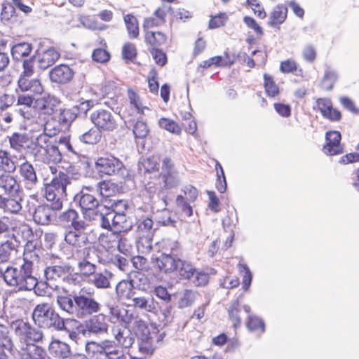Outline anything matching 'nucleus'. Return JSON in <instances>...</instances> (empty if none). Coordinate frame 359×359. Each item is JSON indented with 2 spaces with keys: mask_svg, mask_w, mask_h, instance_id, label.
Listing matches in <instances>:
<instances>
[{
  "mask_svg": "<svg viewBox=\"0 0 359 359\" xmlns=\"http://www.w3.org/2000/svg\"><path fill=\"white\" fill-rule=\"evenodd\" d=\"M178 184L177 172L175 164L169 157H165L162 160L161 170L158 174L154 182H148L145 186V190L148 192L149 197L157 191L172 189Z\"/></svg>",
  "mask_w": 359,
  "mask_h": 359,
  "instance_id": "f257e3e1",
  "label": "nucleus"
},
{
  "mask_svg": "<svg viewBox=\"0 0 359 359\" xmlns=\"http://www.w3.org/2000/svg\"><path fill=\"white\" fill-rule=\"evenodd\" d=\"M0 273L7 285L15 287L18 290H31L36 285L29 262L23 263L19 267L8 266L4 271L1 269Z\"/></svg>",
  "mask_w": 359,
  "mask_h": 359,
  "instance_id": "f03ea898",
  "label": "nucleus"
},
{
  "mask_svg": "<svg viewBox=\"0 0 359 359\" xmlns=\"http://www.w3.org/2000/svg\"><path fill=\"white\" fill-rule=\"evenodd\" d=\"M69 182L67 175L60 172L58 175L53 177L50 184H46V208L52 210H60L62 208L60 196L65 193Z\"/></svg>",
  "mask_w": 359,
  "mask_h": 359,
  "instance_id": "7ed1b4c3",
  "label": "nucleus"
},
{
  "mask_svg": "<svg viewBox=\"0 0 359 359\" xmlns=\"http://www.w3.org/2000/svg\"><path fill=\"white\" fill-rule=\"evenodd\" d=\"M58 144L64 145L68 151H73L72 146L69 137H55L54 141L50 139L46 140V163H52L49 168L53 175H56L57 167L55 165L61 161L62 154L58 148Z\"/></svg>",
  "mask_w": 359,
  "mask_h": 359,
  "instance_id": "20e7f679",
  "label": "nucleus"
},
{
  "mask_svg": "<svg viewBox=\"0 0 359 359\" xmlns=\"http://www.w3.org/2000/svg\"><path fill=\"white\" fill-rule=\"evenodd\" d=\"M95 168L100 177L122 174L126 170L123 163L111 154L98 157L95 163Z\"/></svg>",
  "mask_w": 359,
  "mask_h": 359,
  "instance_id": "39448f33",
  "label": "nucleus"
},
{
  "mask_svg": "<svg viewBox=\"0 0 359 359\" xmlns=\"http://www.w3.org/2000/svg\"><path fill=\"white\" fill-rule=\"evenodd\" d=\"M90 121L101 131L111 132L118 128L116 117L105 109H97L90 114Z\"/></svg>",
  "mask_w": 359,
  "mask_h": 359,
  "instance_id": "423d86ee",
  "label": "nucleus"
},
{
  "mask_svg": "<svg viewBox=\"0 0 359 359\" xmlns=\"http://www.w3.org/2000/svg\"><path fill=\"white\" fill-rule=\"evenodd\" d=\"M74 302L76 304L74 315L80 318L96 313L100 310V304L90 295H74Z\"/></svg>",
  "mask_w": 359,
  "mask_h": 359,
  "instance_id": "0eeeda50",
  "label": "nucleus"
},
{
  "mask_svg": "<svg viewBox=\"0 0 359 359\" xmlns=\"http://www.w3.org/2000/svg\"><path fill=\"white\" fill-rule=\"evenodd\" d=\"M341 135L337 130H329L325 133V144L323 147V152L329 156H335L344 152L341 143Z\"/></svg>",
  "mask_w": 359,
  "mask_h": 359,
  "instance_id": "6e6552de",
  "label": "nucleus"
},
{
  "mask_svg": "<svg viewBox=\"0 0 359 359\" xmlns=\"http://www.w3.org/2000/svg\"><path fill=\"white\" fill-rule=\"evenodd\" d=\"M316 109L326 119L332 122H338L341 119V113L339 110L333 107L330 98L320 97L316 100Z\"/></svg>",
  "mask_w": 359,
  "mask_h": 359,
  "instance_id": "1a4fd4ad",
  "label": "nucleus"
},
{
  "mask_svg": "<svg viewBox=\"0 0 359 359\" xmlns=\"http://www.w3.org/2000/svg\"><path fill=\"white\" fill-rule=\"evenodd\" d=\"M243 311L248 315L251 312V308L249 305H242L238 299L234 300L228 309V318L235 330L241 326Z\"/></svg>",
  "mask_w": 359,
  "mask_h": 359,
  "instance_id": "9d476101",
  "label": "nucleus"
},
{
  "mask_svg": "<svg viewBox=\"0 0 359 359\" xmlns=\"http://www.w3.org/2000/svg\"><path fill=\"white\" fill-rule=\"evenodd\" d=\"M74 75L73 69L69 65L65 64L55 66L48 74L51 82L61 85L70 82Z\"/></svg>",
  "mask_w": 359,
  "mask_h": 359,
  "instance_id": "9b49d317",
  "label": "nucleus"
},
{
  "mask_svg": "<svg viewBox=\"0 0 359 359\" xmlns=\"http://www.w3.org/2000/svg\"><path fill=\"white\" fill-rule=\"evenodd\" d=\"M17 106H25L26 107H32L39 113V118L45 114V97L35 98L29 95L21 94L18 96Z\"/></svg>",
  "mask_w": 359,
  "mask_h": 359,
  "instance_id": "f8f14e48",
  "label": "nucleus"
},
{
  "mask_svg": "<svg viewBox=\"0 0 359 359\" xmlns=\"http://www.w3.org/2000/svg\"><path fill=\"white\" fill-rule=\"evenodd\" d=\"M144 39L145 43L149 48H159L167 44L169 37L165 32L153 30L144 32Z\"/></svg>",
  "mask_w": 359,
  "mask_h": 359,
  "instance_id": "ddd939ff",
  "label": "nucleus"
},
{
  "mask_svg": "<svg viewBox=\"0 0 359 359\" xmlns=\"http://www.w3.org/2000/svg\"><path fill=\"white\" fill-rule=\"evenodd\" d=\"M177 259L172 256L161 255L152 258V263L161 272L172 273L177 269Z\"/></svg>",
  "mask_w": 359,
  "mask_h": 359,
  "instance_id": "4468645a",
  "label": "nucleus"
},
{
  "mask_svg": "<svg viewBox=\"0 0 359 359\" xmlns=\"http://www.w3.org/2000/svg\"><path fill=\"white\" fill-rule=\"evenodd\" d=\"M288 9L284 4L276 5L269 14L268 25L273 28H280L287 17Z\"/></svg>",
  "mask_w": 359,
  "mask_h": 359,
  "instance_id": "2eb2a0df",
  "label": "nucleus"
},
{
  "mask_svg": "<svg viewBox=\"0 0 359 359\" xmlns=\"http://www.w3.org/2000/svg\"><path fill=\"white\" fill-rule=\"evenodd\" d=\"M108 327L107 317L102 313L93 316L86 323L88 332L94 334L107 333Z\"/></svg>",
  "mask_w": 359,
  "mask_h": 359,
  "instance_id": "dca6fc26",
  "label": "nucleus"
},
{
  "mask_svg": "<svg viewBox=\"0 0 359 359\" xmlns=\"http://www.w3.org/2000/svg\"><path fill=\"white\" fill-rule=\"evenodd\" d=\"M0 192L8 196H13L19 192V185L13 176L8 174L0 175Z\"/></svg>",
  "mask_w": 359,
  "mask_h": 359,
  "instance_id": "f3484780",
  "label": "nucleus"
},
{
  "mask_svg": "<svg viewBox=\"0 0 359 359\" xmlns=\"http://www.w3.org/2000/svg\"><path fill=\"white\" fill-rule=\"evenodd\" d=\"M263 88L266 95L269 98H277L280 95V88L274 77L269 74H263Z\"/></svg>",
  "mask_w": 359,
  "mask_h": 359,
  "instance_id": "a211bd4d",
  "label": "nucleus"
},
{
  "mask_svg": "<svg viewBox=\"0 0 359 359\" xmlns=\"http://www.w3.org/2000/svg\"><path fill=\"white\" fill-rule=\"evenodd\" d=\"M83 230L74 229V230L69 231L65 235V241L76 248L83 246L88 243L87 234Z\"/></svg>",
  "mask_w": 359,
  "mask_h": 359,
  "instance_id": "6ab92c4d",
  "label": "nucleus"
},
{
  "mask_svg": "<svg viewBox=\"0 0 359 359\" xmlns=\"http://www.w3.org/2000/svg\"><path fill=\"white\" fill-rule=\"evenodd\" d=\"M133 314V312H130L128 309L119 306H112L109 309L111 318L115 320L116 322L123 323L126 327H129L131 325Z\"/></svg>",
  "mask_w": 359,
  "mask_h": 359,
  "instance_id": "aec40b11",
  "label": "nucleus"
},
{
  "mask_svg": "<svg viewBox=\"0 0 359 359\" xmlns=\"http://www.w3.org/2000/svg\"><path fill=\"white\" fill-rule=\"evenodd\" d=\"M112 332L117 344L123 348H130L135 341V338L130 331H126L121 327H114Z\"/></svg>",
  "mask_w": 359,
  "mask_h": 359,
  "instance_id": "412c9836",
  "label": "nucleus"
},
{
  "mask_svg": "<svg viewBox=\"0 0 359 359\" xmlns=\"http://www.w3.org/2000/svg\"><path fill=\"white\" fill-rule=\"evenodd\" d=\"M13 346L8 327L0 324V359H7L6 351L11 352Z\"/></svg>",
  "mask_w": 359,
  "mask_h": 359,
  "instance_id": "4be33fe9",
  "label": "nucleus"
},
{
  "mask_svg": "<svg viewBox=\"0 0 359 359\" xmlns=\"http://www.w3.org/2000/svg\"><path fill=\"white\" fill-rule=\"evenodd\" d=\"M158 246L162 251L161 255L178 256L181 253L180 243L170 238H163L158 242Z\"/></svg>",
  "mask_w": 359,
  "mask_h": 359,
  "instance_id": "5701e85b",
  "label": "nucleus"
},
{
  "mask_svg": "<svg viewBox=\"0 0 359 359\" xmlns=\"http://www.w3.org/2000/svg\"><path fill=\"white\" fill-rule=\"evenodd\" d=\"M50 354L57 358H66L70 355V348L67 344L59 340H53L49 346Z\"/></svg>",
  "mask_w": 359,
  "mask_h": 359,
  "instance_id": "b1692460",
  "label": "nucleus"
},
{
  "mask_svg": "<svg viewBox=\"0 0 359 359\" xmlns=\"http://www.w3.org/2000/svg\"><path fill=\"white\" fill-rule=\"evenodd\" d=\"M128 36L130 39H137L140 36V27L137 18L133 14L123 16Z\"/></svg>",
  "mask_w": 359,
  "mask_h": 359,
  "instance_id": "393cba45",
  "label": "nucleus"
},
{
  "mask_svg": "<svg viewBox=\"0 0 359 359\" xmlns=\"http://www.w3.org/2000/svg\"><path fill=\"white\" fill-rule=\"evenodd\" d=\"M21 359H43V348L39 345L27 344L26 349L19 353Z\"/></svg>",
  "mask_w": 359,
  "mask_h": 359,
  "instance_id": "a878e982",
  "label": "nucleus"
},
{
  "mask_svg": "<svg viewBox=\"0 0 359 359\" xmlns=\"http://www.w3.org/2000/svg\"><path fill=\"white\" fill-rule=\"evenodd\" d=\"M121 240V233L114 229V231L107 232L105 234H102L100 237V242L101 243V245L107 249L118 246Z\"/></svg>",
  "mask_w": 359,
  "mask_h": 359,
  "instance_id": "bb28decb",
  "label": "nucleus"
},
{
  "mask_svg": "<svg viewBox=\"0 0 359 359\" xmlns=\"http://www.w3.org/2000/svg\"><path fill=\"white\" fill-rule=\"evenodd\" d=\"M21 201L22 197L19 192L8 198L4 197L1 208L11 213H18L22 209Z\"/></svg>",
  "mask_w": 359,
  "mask_h": 359,
  "instance_id": "cd10ccee",
  "label": "nucleus"
},
{
  "mask_svg": "<svg viewBox=\"0 0 359 359\" xmlns=\"http://www.w3.org/2000/svg\"><path fill=\"white\" fill-rule=\"evenodd\" d=\"M100 193L104 198L116 196L121 192V188L111 180H102L98 184Z\"/></svg>",
  "mask_w": 359,
  "mask_h": 359,
  "instance_id": "c85d7f7f",
  "label": "nucleus"
},
{
  "mask_svg": "<svg viewBox=\"0 0 359 359\" xmlns=\"http://www.w3.org/2000/svg\"><path fill=\"white\" fill-rule=\"evenodd\" d=\"M116 292L121 299H131L134 294L132 281L127 280L120 281L116 287Z\"/></svg>",
  "mask_w": 359,
  "mask_h": 359,
  "instance_id": "c756f323",
  "label": "nucleus"
},
{
  "mask_svg": "<svg viewBox=\"0 0 359 359\" xmlns=\"http://www.w3.org/2000/svg\"><path fill=\"white\" fill-rule=\"evenodd\" d=\"M131 320L132 329L137 337L151 334L148 325L138 315L133 313Z\"/></svg>",
  "mask_w": 359,
  "mask_h": 359,
  "instance_id": "7c9ffc66",
  "label": "nucleus"
},
{
  "mask_svg": "<svg viewBox=\"0 0 359 359\" xmlns=\"http://www.w3.org/2000/svg\"><path fill=\"white\" fill-rule=\"evenodd\" d=\"M78 213L73 209H69L60 216V219L65 222H71L74 229H85L86 223L84 221H77Z\"/></svg>",
  "mask_w": 359,
  "mask_h": 359,
  "instance_id": "2f4dec72",
  "label": "nucleus"
},
{
  "mask_svg": "<svg viewBox=\"0 0 359 359\" xmlns=\"http://www.w3.org/2000/svg\"><path fill=\"white\" fill-rule=\"evenodd\" d=\"M177 269L176 270L181 278L189 280L195 273L196 269L188 261L177 259Z\"/></svg>",
  "mask_w": 359,
  "mask_h": 359,
  "instance_id": "473e14b6",
  "label": "nucleus"
},
{
  "mask_svg": "<svg viewBox=\"0 0 359 359\" xmlns=\"http://www.w3.org/2000/svg\"><path fill=\"white\" fill-rule=\"evenodd\" d=\"M132 226L126 214H114L112 218V228L121 233L128 231Z\"/></svg>",
  "mask_w": 359,
  "mask_h": 359,
  "instance_id": "72a5a7b5",
  "label": "nucleus"
},
{
  "mask_svg": "<svg viewBox=\"0 0 359 359\" xmlns=\"http://www.w3.org/2000/svg\"><path fill=\"white\" fill-rule=\"evenodd\" d=\"M67 325V320H64L58 314L55 313L50 309H46V326L53 327L58 330H65Z\"/></svg>",
  "mask_w": 359,
  "mask_h": 359,
  "instance_id": "f704fd0d",
  "label": "nucleus"
},
{
  "mask_svg": "<svg viewBox=\"0 0 359 359\" xmlns=\"http://www.w3.org/2000/svg\"><path fill=\"white\" fill-rule=\"evenodd\" d=\"M11 327L14 330L16 335L21 339L27 341L28 334L32 329L28 323L22 320H16L12 322Z\"/></svg>",
  "mask_w": 359,
  "mask_h": 359,
  "instance_id": "c9c22d12",
  "label": "nucleus"
},
{
  "mask_svg": "<svg viewBox=\"0 0 359 359\" xmlns=\"http://www.w3.org/2000/svg\"><path fill=\"white\" fill-rule=\"evenodd\" d=\"M190 203L182 194L177 195L175 199L177 212L185 217H191L193 215V209Z\"/></svg>",
  "mask_w": 359,
  "mask_h": 359,
  "instance_id": "e433bc0d",
  "label": "nucleus"
},
{
  "mask_svg": "<svg viewBox=\"0 0 359 359\" xmlns=\"http://www.w3.org/2000/svg\"><path fill=\"white\" fill-rule=\"evenodd\" d=\"M46 114L51 116H58L61 114V102L53 96H46Z\"/></svg>",
  "mask_w": 359,
  "mask_h": 359,
  "instance_id": "4c0bfd02",
  "label": "nucleus"
},
{
  "mask_svg": "<svg viewBox=\"0 0 359 359\" xmlns=\"http://www.w3.org/2000/svg\"><path fill=\"white\" fill-rule=\"evenodd\" d=\"M139 351L145 355H151L155 350L154 341L151 334L138 337Z\"/></svg>",
  "mask_w": 359,
  "mask_h": 359,
  "instance_id": "58836bf2",
  "label": "nucleus"
},
{
  "mask_svg": "<svg viewBox=\"0 0 359 359\" xmlns=\"http://www.w3.org/2000/svg\"><path fill=\"white\" fill-rule=\"evenodd\" d=\"M127 96L130 106L133 107L137 113L143 114L145 107H143L142 99L137 91L132 88H128Z\"/></svg>",
  "mask_w": 359,
  "mask_h": 359,
  "instance_id": "ea45409f",
  "label": "nucleus"
},
{
  "mask_svg": "<svg viewBox=\"0 0 359 359\" xmlns=\"http://www.w3.org/2000/svg\"><path fill=\"white\" fill-rule=\"evenodd\" d=\"M66 326L65 330L69 333V337L76 341L79 339V333L85 332L81 323L74 319H67Z\"/></svg>",
  "mask_w": 359,
  "mask_h": 359,
  "instance_id": "a19ab883",
  "label": "nucleus"
},
{
  "mask_svg": "<svg viewBox=\"0 0 359 359\" xmlns=\"http://www.w3.org/2000/svg\"><path fill=\"white\" fill-rule=\"evenodd\" d=\"M215 66L220 67H230L236 61V56L234 53L225 51L222 55L213 57Z\"/></svg>",
  "mask_w": 359,
  "mask_h": 359,
  "instance_id": "79ce46f5",
  "label": "nucleus"
},
{
  "mask_svg": "<svg viewBox=\"0 0 359 359\" xmlns=\"http://www.w3.org/2000/svg\"><path fill=\"white\" fill-rule=\"evenodd\" d=\"M246 327L250 331L257 333H263L265 330V324L259 317L248 314L246 321Z\"/></svg>",
  "mask_w": 359,
  "mask_h": 359,
  "instance_id": "37998d69",
  "label": "nucleus"
},
{
  "mask_svg": "<svg viewBox=\"0 0 359 359\" xmlns=\"http://www.w3.org/2000/svg\"><path fill=\"white\" fill-rule=\"evenodd\" d=\"M121 56L126 62H133L137 56L136 46L131 42H126L123 45Z\"/></svg>",
  "mask_w": 359,
  "mask_h": 359,
  "instance_id": "c03bdc74",
  "label": "nucleus"
},
{
  "mask_svg": "<svg viewBox=\"0 0 359 359\" xmlns=\"http://www.w3.org/2000/svg\"><path fill=\"white\" fill-rule=\"evenodd\" d=\"M0 168L6 172H13L16 169V163L6 151L0 150Z\"/></svg>",
  "mask_w": 359,
  "mask_h": 359,
  "instance_id": "a18cd8bd",
  "label": "nucleus"
},
{
  "mask_svg": "<svg viewBox=\"0 0 359 359\" xmlns=\"http://www.w3.org/2000/svg\"><path fill=\"white\" fill-rule=\"evenodd\" d=\"M57 116H51L46 120V137L52 140L53 137L57 136L60 130V119H56Z\"/></svg>",
  "mask_w": 359,
  "mask_h": 359,
  "instance_id": "49530a36",
  "label": "nucleus"
},
{
  "mask_svg": "<svg viewBox=\"0 0 359 359\" xmlns=\"http://www.w3.org/2000/svg\"><path fill=\"white\" fill-rule=\"evenodd\" d=\"M159 126L175 135H180L182 133V128L174 120L162 117L158 120Z\"/></svg>",
  "mask_w": 359,
  "mask_h": 359,
  "instance_id": "de8ad7c7",
  "label": "nucleus"
},
{
  "mask_svg": "<svg viewBox=\"0 0 359 359\" xmlns=\"http://www.w3.org/2000/svg\"><path fill=\"white\" fill-rule=\"evenodd\" d=\"M11 229L13 231L12 236L18 243H20L21 241H26L30 234L29 226L23 224L11 226Z\"/></svg>",
  "mask_w": 359,
  "mask_h": 359,
  "instance_id": "09e8293b",
  "label": "nucleus"
},
{
  "mask_svg": "<svg viewBox=\"0 0 359 359\" xmlns=\"http://www.w3.org/2000/svg\"><path fill=\"white\" fill-rule=\"evenodd\" d=\"M98 204L97 198L90 194H83L79 200V205L83 211L94 210Z\"/></svg>",
  "mask_w": 359,
  "mask_h": 359,
  "instance_id": "8fccbe9b",
  "label": "nucleus"
},
{
  "mask_svg": "<svg viewBox=\"0 0 359 359\" xmlns=\"http://www.w3.org/2000/svg\"><path fill=\"white\" fill-rule=\"evenodd\" d=\"M229 20L226 13L220 12L216 15H211L208 22V28L210 29H218L224 27Z\"/></svg>",
  "mask_w": 359,
  "mask_h": 359,
  "instance_id": "3c124183",
  "label": "nucleus"
},
{
  "mask_svg": "<svg viewBox=\"0 0 359 359\" xmlns=\"http://www.w3.org/2000/svg\"><path fill=\"white\" fill-rule=\"evenodd\" d=\"M102 138L101 130L97 128H90L88 131L83 134L81 137V140L88 144H95L98 143Z\"/></svg>",
  "mask_w": 359,
  "mask_h": 359,
  "instance_id": "603ef678",
  "label": "nucleus"
},
{
  "mask_svg": "<svg viewBox=\"0 0 359 359\" xmlns=\"http://www.w3.org/2000/svg\"><path fill=\"white\" fill-rule=\"evenodd\" d=\"M154 222L150 217L140 219L137 222V231L139 235L151 236Z\"/></svg>",
  "mask_w": 359,
  "mask_h": 359,
  "instance_id": "864d4df0",
  "label": "nucleus"
},
{
  "mask_svg": "<svg viewBox=\"0 0 359 359\" xmlns=\"http://www.w3.org/2000/svg\"><path fill=\"white\" fill-rule=\"evenodd\" d=\"M31 46L27 43H21L15 45L12 48L11 53L15 60H20L22 57L27 56L31 52Z\"/></svg>",
  "mask_w": 359,
  "mask_h": 359,
  "instance_id": "5fc2aeb1",
  "label": "nucleus"
},
{
  "mask_svg": "<svg viewBox=\"0 0 359 359\" xmlns=\"http://www.w3.org/2000/svg\"><path fill=\"white\" fill-rule=\"evenodd\" d=\"M337 80V75L334 72L326 71L320 82V88L326 91L333 88Z\"/></svg>",
  "mask_w": 359,
  "mask_h": 359,
  "instance_id": "6e6d98bb",
  "label": "nucleus"
},
{
  "mask_svg": "<svg viewBox=\"0 0 359 359\" xmlns=\"http://www.w3.org/2000/svg\"><path fill=\"white\" fill-rule=\"evenodd\" d=\"M92 58L96 62L105 64L110 60L111 54L107 48L100 47L93 50Z\"/></svg>",
  "mask_w": 359,
  "mask_h": 359,
  "instance_id": "4d7b16f0",
  "label": "nucleus"
},
{
  "mask_svg": "<svg viewBox=\"0 0 359 359\" xmlns=\"http://www.w3.org/2000/svg\"><path fill=\"white\" fill-rule=\"evenodd\" d=\"M140 236L137 241V250L142 254H148L152 249L151 236Z\"/></svg>",
  "mask_w": 359,
  "mask_h": 359,
  "instance_id": "13d9d810",
  "label": "nucleus"
},
{
  "mask_svg": "<svg viewBox=\"0 0 359 359\" xmlns=\"http://www.w3.org/2000/svg\"><path fill=\"white\" fill-rule=\"evenodd\" d=\"M44 257L43 251L39 248H34V250L24 253V263L29 262L31 264V270L34 262H39Z\"/></svg>",
  "mask_w": 359,
  "mask_h": 359,
  "instance_id": "bf43d9fd",
  "label": "nucleus"
},
{
  "mask_svg": "<svg viewBox=\"0 0 359 359\" xmlns=\"http://www.w3.org/2000/svg\"><path fill=\"white\" fill-rule=\"evenodd\" d=\"M279 70L284 74H294L298 70V64L295 60L289 58L280 62Z\"/></svg>",
  "mask_w": 359,
  "mask_h": 359,
  "instance_id": "052dcab7",
  "label": "nucleus"
},
{
  "mask_svg": "<svg viewBox=\"0 0 359 359\" xmlns=\"http://www.w3.org/2000/svg\"><path fill=\"white\" fill-rule=\"evenodd\" d=\"M56 301L62 310L74 314L76 304L74 299L72 300L70 297L67 296H57Z\"/></svg>",
  "mask_w": 359,
  "mask_h": 359,
  "instance_id": "680f3d73",
  "label": "nucleus"
},
{
  "mask_svg": "<svg viewBox=\"0 0 359 359\" xmlns=\"http://www.w3.org/2000/svg\"><path fill=\"white\" fill-rule=\"evenodd\" d=\"M11 148L16 151H21L28 142L27 137L21 134H13L9 140Z\"/></svg>",
  "mask_w": 359,
  "mask_h": 359,
  "instance_id": "e2e57ef3",
  "label": "nucleus"
},
{
  "mask_svg": "<svg viewBox=\"0 0 359 359\" xmlns=\"http://www.w3.org/2000/svg\"><path fill=\"white\" fill-rule=\"evenodd\" d=\"M149 51L157 65L163 67L167 64V55L163 50L159 48H149Z\"/></svg>",
  "mask_w": 359,
  "mask_h": 359,
  "instance_id": "0e129e2a",
  "label": "nucleus"
},
{
  "mask_svg": "<svg viewBox=\"0 0 359 359\" xmlns=\"http://www.w3.org/2000/svg\"><path fill=\"white\" fill-rule=\"evenodd\" d=\"M14 248V245L10 241L0 244V263H4L9 260Z\"/></svg>",
  "mask_w": 359,
  "mask_h": 359,
  "instance_id": "69168bd1",
  "label": "nucleus"
},
{
  "mask_svg": "<svg viewBox=\"0 0 359 359\" xmlns=\"http://www.w3.org/2000/svg\"><path fill=\"white\" fill-rule=\"evenodd\" d=\"M21 175L32 184L36 182V175L32 165L28 163H24L20 166Z\"/></svg>",
  "mask_w": 359,
  "mask_h": 359,
  "instance_id": "338daca9",
  "label": "nucleus"
},
{
  "mask_svg": "<svg viewBox=\"0 0 359 359\" xmlns=\"http://www.w3.org/2000/svg\"><path fill=\"white\" fill-rule=\"evenodd\" d=\"M32 318L35 324L42 327L45 325V304L36 306L32 313Z\"/></svg>",
  "mask_w": 359,
  "mask_h": 359,
  "instance_id": "774afa93",
  "label": "nucleus"
}]
</instances>
